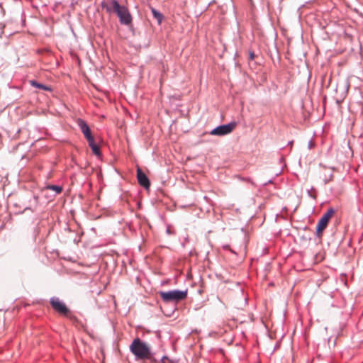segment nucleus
I'll return each mask as SVG.
<instances>
[{
  "label": "nucleus",
  "instance_id": "1",
  "mask_svg": "<svg viewBox=\"0 0 363 363\" xmlns=\"http://www.w3.org/2000/svg\"><path fill=\"white\" fill-rule=\"evenodd\" d=\"M101 7L108 13H116L118 17L121 24L129 26L132 23L133 18L128 9L125 6L121 5L117 0L103 1Z\"/></svg>",
  "mask_w": 363,
  "mask_h": 363
},
{
  "label": "nucleus",
  "instance_id": "2",
  "mask_svg": "<svg viewBox=\"0 0 363 363\" xmlns=\"http://www.w3.org/2000/svg\"><path fill=\"white\" fill-rule=\"evenodd\" d=\"M130 350L135 355L137 360L155 361L150 347L138 337L133 340L130 345Z\"/></svg>",
  "mask_w": 363,
  "mask_h": 363
},
{
  "label": "nucleus",
  "instance_id": "3",
  "mask_svg": "<svg viewBox=\"0 0 363 363\" xmlns=\"http://www.w3.org/2000/svg\"><path fill=\"white\" fill-rule=\"evenodd\" d=\"M160 296L165 303L179 302L184 300L187 296V290H170L168 291H160Z\"/></svg>",
  "mask_w": 363,
  "mask_h": 363
},
{
  "label": "nucleus",
  "instance_id": "4",
  "mask_svg": "<svg viewBox=\"0 0 363 363\" xmlns=\"http://www.w3.org/2000/svg\"><path fill=\"white\" fill-rule=\"evenodd\" d=\"M335 213V210L332 208L328 209V211L323 215L321 218L319 220L316 227V233L318 236H320L323 230L328 226L329 220Z\"/></svg>",
  "mask_w": 363,
  "mask_h": 363
},
{
  "label": "nucleus",
  "instance_id": "5",
  "mask_svg": "<svg viewBox=\"0 0 363 363\" xmlns=\"http://www.w3.org/2000/svg\"><path fill=\"white\" fill-rule=\"evenodd\" d=\"M236 122H230L228 124L221 125L213 129L210 134L213 135L223 136L230 133L236 127Z\"/></svg>",
  "mask_w": 363,
  "mask_h": 363
},
{
  "label": "nucleus",
  "instance_id": "6",
  "mask_svg": "<svg viewBox=\"0 0 363 363\" xmlns=\"http://www.w3.org/2000/svg\"><path fill=\"white\" fill-rule=\"evenodd\" d=\"M50 303L52 308L58 313L67 316L69 313V308L66 306L65 303L60 300L57 297H52L50 300Z\"/></svg>",
  "mask_w": 363,
  "mask_h": 363
},
{
  "label": "nucleus",
  "instance_id": "7",
  "mask_svg": "<svg viewBox=\"0 0 363 363\" xmlns=\"http://www.w3.org/2000/svg\"><path fill=\"white\" fill-rule=\"evenodd\" d=\"M77 123L86 140H90L91 138H94L91 135V132L89 125L84 120L78 118Z\"/></svg>",
  "mask_w": 363,
  "mask_h": 363
},
{
  "label": "nucleus",
  "instance_id": "8",
  "mask_svg": "<svg viewBox=\"0 0 363 363\" xmlns=\"http://www.w3.org/2000/svg\"><path fill=\"white\" fill-rule=\"evenodd\" d=\"M137 179L139 184L145 189H149L150 182L146 174L143 172L140 168L137 169Z\"/></svg>",
  "mask_w": 363,
  "mask_h": 363
},
{
  "label": "nucleus",
  "instance_id": "9",
  "mask_svg": "<svg viewBox=\"0 0 363 363\" xmlns=\"http://www.w3.org/2000/svg\"><path fill=\"white\" fill-rule=\"evenodd\" d=\"M89 143V145L91 147L93 153L95 155L99 156L101 155V150L99 145H97L94 142V138H92L90 140H87Z\"/></svg>",
  "mask_w": 363,
  "mask_h": 363
},
{
  "label": "nucleus",
  "instance_id": "10",
  "mask_svg": "<svg viewBox=\"0 0 363 363\" xmlns=\"http://www.w3.org/2000/svg\"><path fill=\"white\" fill-rule=\"evenodd\" d=\"M52 190L55 191L54 196L62 191V187L59 185H48L44 188L43 191Z\"/></svg>",
  "mask_w": 363,
  "mask_h": 363
},
{
  "label": "nucleus",
  "instance_id": "11",
  "mask_svg": "<svg viewBox=\"0 0 363 363\" xmlns=\"http://www.w3.org/2000/svg\"><path fill=\"white\" fill-rule=\"evenodd\" d=\"M30 84L32 86H34V87H36V88H38V89H43V90H45V91H51V88L45 85V84H40L35 80H31L30 82Z\"/></svg>",
  "mask_w": 363,
  "mask_h": 363
},
{
  "label": "nucleus",
  "instance_id": "12",
  "mask_svg": "<svg viewBox=\"0 0 363 363\" xmlns=\"http://www.w3.org/2000/svg\"><path fill=\"white\" fill-rule=\"evenodd\" d=\"M152 13L154 18L157 20L159 23H160L162 22V20L163 18L162 13L155 9H152Z\"/></svg>",
  "mask_w": 363,
  "mask_h": 363
},
{
  "label": "nucleus",
  "instance_id": "13",
  "mask_svg": "<svg viewBox=\"0 0 363 363\" xmlns=\"http://www.w3.org/2000/svg\"><path fill=\"white\" fill-rule=\"evenodd\" d=\"M167 360H169L168 357L167 356H164L162 357L160 361L162 362V363H166Z\"/></svg>",
  "mask_w": 363,
  "mask_h": 363
},
{
  "label": "nucleus",
  "instance_id": "14",
  "mask_svg": "<svg viewBox=\"0 0 363 363\" xmlns=\"http://www.w3.org/2000/svg\"><path fill=\"white\" fill-rule=\"evenodd\" d=\"M250 59L253 60L255 59V54L253 52H250Z\"/></svg>",
  "mask_w": 363,
  "mask_h": 363
},
{
  "label": "nucleus",
  "instance_id": "15",
  "mask_svg": "<svg viewBox=\"0 0 363 363\" xmlns=\"http://www.w3.org/2000/svg\"><path fill=\"white\" fill-rule=\"evenodd\" d=\"M223 248H224V249H226V250H230L233 253H235V252H234L233 250H230V246H229L228 245H224V246H223Z\"/></svg>",
  "mask_w": 363,
  "mask_h": 363
},
{
  "label": "nucleus",
  "instance_id": "16",
  "mask_svg": "<svg viewBox=\"0 0 363 363\" xmlns=\"http://www.w3.org/2000/svg\"><path fill=\"white\" fill-rule=\"evenodd\" d=\"M289 143V145H292L293 144V141H291Z\"/></svg>",
  "mask_w": 363,
  "mask_h": 363
},
{
  "label": "nucleus",
  "instance_id": "17",
  "mask_svg": "<svg viewBox=\"0 0 363 363\" xmlns=\"http://www.w3.org/2000/svg\"><path fill=\"white\" fill-rule=\"evenodd\" d=\"M362 363H363V362H362Z\"/></svg>",
  "mask_w": 363,
  "mask_h": 363
}]
</instances>
